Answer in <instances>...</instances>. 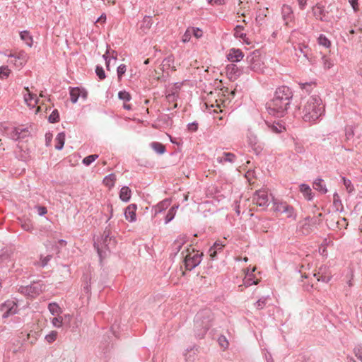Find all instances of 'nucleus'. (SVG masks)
I'll list each match as a JSON object with an SVG mask.
<instances>
[{
    "mask_svg": "<svg viewBox=\"0 0 362 362\" xmlns=\"http://www.w3.org/2000/svg\"><path fill=\"white\" fill-rule=\"evenodd\" d=\"M151 146L158 154H163L165 151V147L161 143L154 141L151 144Z\"/></svg>",
    "mask_w": 362,
    "mask_h": 362,
    "instance_id": "obj_31",
    "label": "nucleus"
},
{
    "mask_svg": "<svg viewBox=\"0 0 362 362\" xmlns=\"http://www.w3.org/2000/svg\"><path fill=\"white\" fill-rule=\"evenodd\" d=\"M218 344L221 346L226 348L228 346V342L224 336H221L218 339Z\"/></svg>",
    "mask_w": 362,
    "mask_h": 362,
    "instance_id": "obj_60",
    "label": "nucleus"
},
{
    "mask_svg": "<svg viewBox=\"0 0 362 362\" xmlns=\"http://www.w3.org/2000/svg\"><path fill=\"white\" fill-rule=\"evenodd\" d=\"M170 202L168 199L163 200V202L158 204L156 208V213H160L168 207Z\"/></svg>",
    "mask_w": 362,
    "mask_h": 362,
    "instance_id": "obj_36",
    "label": "nucleus"
},
{
    "mask_svg": "<svg viewBox=\"0 0 362 362\" xmlns=\"http://www.w3.org/2000/svg\"><path fill=\"white\" fill-rule=\"evenodd\" d=\"M8 57L15 58L16 59L19 61V66H23L27 62V54L23 51H20L15 54H10Z\"/></svg>",
    "mask_w": 362,
    "mask_h": 362,
    "instance_id": "obj_17",
    "label": "nucleus"
},
{
    "mask_svg": "<svg viewBox=\"0 0 362 362\" xmlns=\"http://www.w3.org/2000/svg\"><path fill=\"white\" fill-rule=\"evenodd\" d=\"M294 150L297 153H303L305 152L303 145L296 140H294Z\"/></svg>",
    "mask_w": 362,
    "mask_h": 362,
    "instance_id": "obj_46",
    "label": "nucleus"
},
{
    "mask_svg": "<svg viewBox=\"0 0 362 362\" xmlns=\"http://www.w3.org/2000/svg\"><path fill=\"white\" fill-rule=\"evenodd\" d=\"M187 255L184 257L185 267L186 269L191 271L201 263L203 253L197 252L192 254L189 249L187 250Z\"/></svg>",
    "mask_w": 362,
    "mask_h": 362,
    "instance_id": "obj_6",
    "label": "nucleus"
},
{
    "mask_svg": "<svg viewBox=\"0 0 362 362\" xmlns=\"http://www.w3.org/2000/svg\"><path fill=\"white\" fill-rule=\"evenodd\" d=\"M318 42L320 45H322L327 48L329 47L331 45L330 41L323 35H320Z\"/></svg>",
    "mask_w": 362,
    "mask_h": 362,
    "instance_id": "obj_44",
    "label": "nucleus"
},
{
    "mask_svg": "<svg viewBox=\"0 0 362 362\" xmlns=\"http://www.w3.org/2000/svg\"><path fill=\"white\" fill-rule=\"evenodd\" d=\"M302 119L307 122L315 123L325 112V106L318 95H312L301 102L299 107Z\"/></svg>",
    "mask_w": 362,
    "mask_h": 362,
    "instance_id": "obj_2",
    "label": "nucleus"
},
{
    "mask_svg": "<svg viewBox=\"0 0 362 362\" xmlns=\"http://www.w3.org/2000/svg\"><path fill=\"white\" fill-rule=\"evenodd\" d=\"M48 310L52 315H59L62 313L61 308L56 303H49Z\"/></svg>",
    "mask_w": 362,
    "mask_h": 362,
    "instance_id": "obj_27",
    "label": "nucleus"
},
{
    "mask_svg": "<svg viewBox=\"0 0 362 362\" xmlns=\"http://www.w3.org/2000/svg\"><path fill=\"white\" fill-rule=\"evenodd\" d=\"M131 189L127 186H124L119 192V198L122 201L127 202L131 198Z\"/></svg>",
    "mask_w": 362,
    "mask_h": 362,
    "instance_id": "obj_20",
    "label": "nucleus"
},
{
    "mask_svg": "<svg viewBox=\"0 0 362 362\" xmlns=\"http://www.w3.org/2000/svg\"><path fill=\"white\" fill-rule=\"evenodd\" d=\"M52 255H47L46 257H40V262L38 263L41 267H45L47 265L48 262L52 259Z\"/></svg>",
    "mask_w": 362,
    "mask_h": 362,
    "instance_id": "obj_54",
    "label": "nucleus"
},
{
    "mask_svg": "<svg viewBox=\"0 0 362 362\" xmlns=\"http://www.w3.org/2000/svg\"><path fill=\"white\" fill-rule=\"evenodd\" d=\"M293 97L291 88L287 86L278 87L272 100L267 104L268 112L276 117H284L288 112Z\"/></svg>",
    "mask_w": 362,
    "mask_h": 362,
    "instance_id": "obj_1",
    "label": "nucleus"
},
{
    "mask_svg": "<svg viewBox=\"0 0 362 362\" xmlns=\"http://www.w3.org/2000/svg\"><path fill=\"white\" fill-rule=\"evenodd\" d=\"M323 180L321 178H317L314 182V188L321 192L322 194H326L327 192V189L325 185L323 183Z\"/></svg>",
    "mask_w": 362,
    "mask_h": 362,
    "instance_id": "obj_23",
    "label": "nucleus"
},
{
    "mask_svg": "<svg viewBox=\"0 0 362 362\" xmlns=\"http://www.w3.org/2000/svg\"><path fill=\"white\" fill-rule=\"evenodd\" d=\"M127 71V66L125 64H120L117 69V77L119 80H121L122 76Z\"/></svg>",
    "mask_w": 362,
    "mask_h": 362,
    "instance_id": "obj_50",
    "label": "nucleus"
},
{
    "mask_svg": "<svg viewBox=\"0 0 362 362\" xmlns=\"http://www.w3.org/2000/svg\"><path fill=\"white\" fill-rule=\"evenodd\" d=\"M103 57L106 62V66L107 69L109 70V66H110V58H112L115 60L117 58V53L115 50L110 49L108 47L107 49L106 52L103 54Z\"/></svg>",
    "mask_w": 362,
    "mask_h": 362,
    "instance_id": "obj_19",
    "label": "nucleus"
},
{
    "mask_svg": "<svg viewBox=\"0 0 362 362\" xmlns=\"http://www.w3.org/2000/svg\"><path fill=\"white\" fill-rule=\"evenodd\" d=\"M115 180L116 175L114 173H110L105 177L103 182L104 185L110 188L115 185Z\"/></svg>",
    "mask_w": 362,
    "mask_h": 362,
    "instance_id": "obj_26",
    "label": "nucleus"
},
{
    "mask_svg": "<svg viewBox=\"0 0 362 362\" xmlns=\"http://www.w3.org/2000/svg\"><path fill=\"white\" fill-rule=\"evenodd\" d=\"M59 119V114L57 110H54L48 117L50 123H56Z\"/></svg>",
    "mask_w": 362,
    "mask_h": 362,
    "instance_id": "obj_39",
    "label": "nucleus"
},
{
    "mask_svg": "<svg viewBox=\"0 0 362 362\" xmlns=\"http://www.w3.org/2000/svg\"><path fill=\"white\" fill-rule=\"evenodd\" d=\"M243 28H244L242 25H236L234 29V36L237 38L239 37L245 40V38L246 37V34L243 33Z\"/></svg>",
    "mask_w": 362,
    "mask_h": 362,
    "instance_id": "obj_32",
    "label": "nucleus"
},
{
    "mask_svg": "<svg viewBox=\"0 0 362 362\" xmlns=\"http://www.w3.org/2000/svg\"><path fill=\"white\" fill-rule=\"evenodd\" d=\"M24 99L28 105L32 107H34L38 103V98L36 95L31 93L25 95Z\"/></svg>",
    "mask_w": 362,
    "mask_h": 362,
    "instance_id": "obj_21",
    "label": "nucleus"
},
{
    "mask_svg": "<svg viewBox=\"0 0 362 362\" xmlns=\"http://www.w3.org/2000/svg\"><path fill=\"white\" fill-rule=\"evenodd\" d=\"M312 10H313L314 16L317 19H319L320 21L323 20L322 16H323V13H324V9L322 8V6H320L319 5H316L313 7Z\"/></svg>",
    "mask_w": 362,
    "mask_h": 362,
    "instance_id": "obj_30",
    "label": "nucleus"
},
{
    "mask_svg": "<svg viewBox=\"0 0 362 362\" xmlns=\"http://www.w3.org/2000/svg\"><path fill=\"white\" fill-rule=\"evenodd\" d=\"M356 357L362 362V345L358 344L354 349Z\"/></svg>",
    "mask_w": 362,
    "mask_h": 362,
    "instance_id": "obj_51",
    "label": "nucleus"
},
{
    "mask_svg": "<svg viewBox=\"0 0 362 362\" xmlns=\"http://www.w3.org/2000/svg\"><path fill=\"white\" fill-rule=\"evenodd\" d=\"M333 204L337 210L339 209V207L343 209L342 202L337 192H334L333 194Z\"/></svg>",
    "mask_w": 362,
    "mask_h": 362,
    "instance_id": "obj_38",
    "label": "nucleus"
},
{
    "mask_svg": "<svg viewBox=\"0 0 362 362\" xmlns=\"http://www.w3.org/2000/svg\"><path fill=\"white\" fill-rule=\"evenodd\" d=\"M226 73L230 78H237L245 73V69H240L234 64H228L226 67Z\"/></svg>",
    "mask_w": 362,
    "mask_h": 362,
    "instance_id": "obj_10",
    "label": "nucleus"
},
{
    "mask_svg": "<svg viewBox=\"0 0 362 362\" xmlns=\"http://www.w3.org/2000/svg\"><path fill=\"white\" fill-rule=\"evenodd\" d=\"M354 136V129L353 126H349L345 128V136L347 141L352 139Z\"/></svg>",
    "mask_w": 362,
    "mask_h": 362,
    "instance_id": "obj_43",
    "label": "nucleus"
},
{
    "mask_svg": "<svg viewBox=\"0 0 362 362\" xmlns=\"http://www.w3.org/2000/svg\"><path fill=\"white\" fill-rule=\"evenodd\" d=\"M252 201L257 206L266 208L269 205L268 194L265 190H257L255 192Z\"/></svg>",
    "mask_w": 362,
    "mask_h": 362,
    "instance_id": "obj_8",
    "label": "nucleus"
},
{
    "mask_svg": "<svg viewBox=\"0 0 362 362\" xmlns=\"http://www.w3.org/2000/svg\"><path fill=\"white\" fill-rule=\"evenodd\" d=\"M136 205L134 204H129L124 211V216L127 221L134 222L136 220Z\"/></svg>",
    "mask_w": 362,
    "mask_h": 362,
    "instance_id": "obj_12",
    "label": "nucleus"
},
{
    "mask_svg": "<svg viewBox=\"0 0 362 362\" xmlns=\"http://www.w3.org/2000/svg\"><path fill=\"white\" fill-rule=\"evenodd\" d=\"M258 282L257 281H255L251 276L250 275H248L247 277H246L245 279H244V285L246 286V287H248V286H250L252 285H256L257 284Z\"/></svg>",
    "mask_w": 362,
    "mask_h": 362,
    "instance_id": "obj_55",
    "label": "nucleus"
},
{
    "mask_svg": "<svg viewBox=\"0 0 362 362\" xmlns=\"http://www.w3.org/2000/svg\"><path fill=\"white\" fill-rule=\"evenodd\" d=\"M259 139L257 136L251 130H248V132L247 134V141L249 145V146H252L254 144H257V143L259 141Z\"/></svg>",
    "mask_w": 362,
    "mask_h": 362,
    "instance_id": "obj_25",
    "label": "nucleus"
},
{
    "mask_svg": "<svg viewBox=\"0 0 362 362\" xmlns=\"http://www.w3.org/2000/svg\"><path fill=\"white\" fill-rule=\"evenodd\" d=\"M213 313L209 309H204L197 313L194 317V334L199 339L204 338L211 326Z\"/></svg>",
    "mask_w": 362,
    "mask_h": 362,
    "instance_id": "obj_3",
    "label": "nucleus"
},
{
    "mask_svg": "<svg viewBox=\"0 0 362 362\" xmlns=\"http://www.w3.org/2000/svg\"><path fill=\"white\" fill-rule=\"evenodd\" d=\"M52 323L55 327H61L64 325L62 316L57 315V317H54L52 320Z\"/></svg>",
    "mask_w": 362,
    "mask_h": 362,
    "instance_id": "obj_45",
    "label": "nucleus"
},
{
    "mask_svg": "<svg viewBox=\"0 0 362 362\" xmlns=\"http://www.w3.org/2000/svg\"><path fill=\"white\" fill-rule=\"evenodd\" d=\"M299 50L303 54L304 57L308 59V47L307 46H299Z\"/></svg>",
    "mask_w": 362,
    "mask_h": 362,
    "instance_id": "obj_64",
    "label": "nucleus"
},
{
    "mask_svg": "<svg viewBox=\"0 0 362 362\" xmlns=\"http://www.w3.org/2000/svg\"><path fill=\"white\" fill-rule=\"evenodd\" d=\"M17 304L13 300H8L0 305V310L3 313L2 317L7 318L17 312Z\"/></svg>",
    "mask_w": 362,
    "mask_h": 362,
    "instance_id": "obj_7",
    "label": "nucleus"
},
{
    "mask_svg": "<svg viewBox=\"0 0 362 362\" xmlns=\"http://www.w3.org/2000/svg\"><path fill=\"white\" fill-rule=\"evenodd\" d=\"M236 158V156L232 153L224 152L223 156L217 158V160L219 163H223L224 162L234 163Z\"/></svg>",
    "mask_w": 362,
    "mask_h": 362,
    "instance_id": "obj_18",
    "label": "nucleus"
},
{
    "mask_svg": "<svg viewBox=\"0 0 362 362\" xmlns=\"http://www.w3.org/2000/svg\"><path fill=\"white\" fill-rule=\"evenodd\" d=\"M187 241V238L185 235H179L177 239L174 241V243L172 245V250L175 253V255H177L180 249L182 248V246Z\"/></svg>",
    "mask_w": 362,
    "mask_h": 362,
    "instance_id": "obj_11",
    "label": "nucleus"
},
{
    "mask_svg": "<svg viewBox=\"0 0 362 362\" xmlns=\"http://www.w3.org/2000/svg\"><path fill=\"white\" fill-rule=\"evenodd\" d=\"M177 208V206L176 207H171L168 211V214L167 215L165 216V223L167 224L169 222H170L175 217V210Z\"/></svg>",
    "mask_w": 362,
    "mask_h": 362,
    "instance_id": "obj_35",
    "label": "nucleus"
},
{
    "mask_svg": "<svg viewBox=\"0 0 362 362\" xmlns=\"http://www.w3.org/2000/svg\"><path fill=\"white\" fill-rule=\"evenodd\" d=\"M244 57L243 52L240 49L232 48L227 54V59L231 62H240Z\"/></svg>",
    "mask_w": 362,
    "mask_h": 362,
    "instance_id": "obj_9",
    "label": "nucleus"
},
{
    "mask_svg": "<svg viewBox=\"0 0 362 362\" xmlns=\"http://www.w3.org/2000/svg\"><path fill=\"white\" fill-rule=\"evenodd\" d=\"M322 61H323L324 68L326 69H329L333 66V64L331 62V60L326 58L325 57H322Z\"/></svg>",
    "mask_w": 362,
    "mask_h": 362,
    "instance_id": "obj_61",
    "label": "nucleus"
},
{
    "mask_svg": "<svg viewBox=\"0 0 362 362\" xmlns=\"http://www.w3.org/2000/svg\"><path fill=\"white\" fill-rule=\"evenodd\" d=\"M250 148L256 155H259L264 148V144L259 141L257 144L252 145Z\"/></svg>",
    "mask_w": 362,
    "mask_h": 362,
    "instance_id": "obj_34",
    "label": "nucleus"
},
{
    "mask_svg": "<svg viewBox=\"0 0 362 362\" xmlns=\"http://www.w3.org/2000/svg\"><path fill=\"white\" fill-rule=\"evenodd\" d=\"M36 209L38 215L40 216H44L47 212V208L45 206H37Z\"/></svg>",
    "mask_w": 362,
    "mask_h": 362,
    "instance_id": "obj_62",
    "label": "nucleus"
},
{
    "mask_svg": "<svg viewBox=\"0 0 362 362\" xmlns=\"http://www.w3.org/2000/svg\"><path fill=\"white\" fill-rule=\"evenodd\" d=\"M342 180H343L344 185L348 189L349 192H351L354 188V186H353L351 180L349 179H346L345 177H343Z\"/></svg>",
    "mask_w": 362,
    "mask_h": 362,
    "instance_id": "obj_57",
    "label": "nucleus"
},
{
    "mask_svg": "<svg viewBox=\"0 0 362 362\" xmlns=\"http://www.w3.org/2000/svg\"><path fill=\"white\" fill-rule=\"evenodd\" d=\"M27 294L31 297H34L41 292V285L38 283H34L29 286L23 288Z\"/></svg>",
    "mask_w": 362,
    "mask_h": 362,
    "instance_id": "obj_14",
    "label": "nucleus"
},
{
    "mask_svg": "<svg viewBox=\"0 0 362 362\" xmlns=\"http://www.w3.org/2000/svg\"><path fill=\"white\" fill-rule=\"evenodd\" d=\"M282 14L284 19L286 18H290V16L292 14L291 8L284 5L282 8Z\"/></svg>",
    "mask_w": 362,
    "mask_h": 362,
    "instance_id": "obj_52",
    "label": "nucleus"
},
{
    "mask_svg": "<svg viewBox=\"0 0 362 362\" xmlns=\"http://www.w3.org/2000/svg\"><path fill=\"white\" fill-rule=\"evenodd\" d=\"M287 206L288 204L286 202H278L276 201L274 202V210L275 211L284 213Z\"/></svg>",
    "mask_w": 362,
    "mask_h": 362,
    "instance_id": "obj_33",
    "label": "nucleus"
},
{
    "mask_svg": "<svg viewBox=\"0 0 362 362\" xmlns=\"http://www.w3.org/2000/svg\"><path fill=\"white\" fill-rule=\"evenodd\" d=\"M11 73V70L8 68V66H1L0 67V78H6L8 77Z\"/></svg>",
    "mask_w": 362,
    "mask_h": 362,
    "instance_id": "obj_47",
    "label": "nucleus"
},
{
    "mask_svg": "<svg viewBox=\"0 0 362 362\" xmlns=\"http://www.w3.org/2000/svg\"><path fill=\"white\" fill-rule=\"evenodd\" d=\"M246 61L248 66L245 69V74H249L250 71L260 73L263 71L264 63L261 59L260 51L256 49L250 54L246 57Z\"/></svg>",
    "mask_w": 362,
    "mask_h": 362,
    "instance_id": "obj_4",
    "label": "nucleus"
},
{
    "mask_svg": "<svg viewBox=\"0 0 362 362\" xmlns=\"http://www.w3.org/2000/svg\"><path fill=\"white\" fill-rule=\"evenodd\" d=\"M20 36H21V40L23 41H24L28 46H29V47L32 46L33 37H31V35H30V33L28 31H25V30L22 31L20 33Z\"/></svg>",
    "mask_w": 362,
    "mask_h": 362,
    "instance_id": "obj_29",
    "label": "nucleus"
},
{
    "mask_svg": "<svg viewBox=\"0 0 362 362\" xmlns=\"http://www.w3.org/2000/svg\"><path fill=\"white\" fill-rule=\"evenodd\" d=\"M110 229L106 228L100 240L94 243V247L97 249L100 257L102 256L103 248L108 250L115 245V240L112 236H110Z\"/></svg>",
    "mask_w": 362,
    "mask_h": 362,
    "instance_id": "obj_5",
    "label": "nucleus"
},
{
    "mask_svg": "<svg viewBox=\"0 0 362 362\" xmlns=\"http://www.w3.org/2000/svg\"><path fill=\"white\" fill-rule=\"evenodd\" d=\"M299 86L301 89L305 90L307 92H310L313 87L315 86V82H305V83H299Z\"/></svg>",
    "mask_w": 362,
    "mask_h": 362,
    "instance_id": "obj_37",
    "label": "nucleus"
},
{
    "mask_svg": "<svg viewBox=\"0 0 362 362\" xmlns=\"http://www.w3.org/2000/svg\"><path fill=\"white\" fill-rule=\"evenodd\" d=\"M191 31H192V35L196 37V38H199L202 36V30H200L199 28H191Z\"/></svg>",
    "mask_w": 362,
    "mask_h": 362,
    "instance_id": "obj_58",
    "label": "nucleus"
},
{
    "mask_svg": "<svg viewBox=\"0 0 362 362\" xmlns=\"http://www.w3.org/2000/svg\"><path fill=\"white\" fill-rule=\"evenodd\" d=\"M57 336V332L56 331H52L49 334H47L45 337V339L47 342L52 343L56 340Z\"/></svg>",
    "mask_w": 362,
    "mask_h": 362,
    "instance_id": "obj_53",
    "label": "nucleus"
},
{
    "mask_svg": "<svg viewBox=\"0 0 362 362\" xmlns=\"http://www.w3.org/2000/svg\"><path fill=\"white\" fill-rule=\"evenodd\" d=\"M269 127L271 131L274 133H281L283 132L284 129H285V128L283 126L279 125V124H272Z\"/></svg>",
    "mask_w": 362,
    "mask_h": 362,
    "instance_id": "obj_56",
    "label": "nucleus"
},
{
    "mask_svg": "<svg viewBox=\"0 0 362 362\" xmlns=\"http://www.w3.org/2000/svg\"><path fill=\"white\" fill-rule=\"evenodd\" d=\"M300 192L303 194L305 199L308 201H310L313 199V195L312 193V189L309 185L306 184H301L299 186Z\"/></svg>",
    "mask_w": 362,
    "mask_h": 362,
    "instance_id": "obj_16",
    "label": "nucleus"
},
{
    "mask_svg": "<svg viewBox=\"0 0 362 362\" xmlns=\"http://www.w3.org/2000/svg\"><path fill=\"white\" fill-rule=\"evenodd\" d=\"M152 25L153 21L151 17L146 16L140 23L139 30L144 33H147L150 30Z\"/></svg>",
    "mask_w": 362,
    "mask_h": 362,
    "instance_id": "obj_13",
    "label": "nucleus"
},
{
    "mask_svg": "<svg viewBox=\"0 0 362 362\" xmlns=\"http://www.w3.org/2000/svg\"><path fill=\"white\" fill-rule=\"evenodd\" d=\"M192 35V33L191 31V28H187L182 37V41L184 42H189L190 40Z\"/></svg>",
    "mask_w": 362,
    "mask_h": 362,
    "instance_id": "obj_59",
    "label": "nucleus"
},
{
    "mask_svg": "<svg viewBox=\"0 0 362 362\" xmlns=\"http://www.w3.org/2000/svg\"><path fill=\"white\" fill-rule=\"evenodd\" d=\"M187 128L188 130L190 132H196L198 129V123L197 122L189 123L187 125Z\"/></svg>",
    "mask_w": 362,
    "mask_h": 362,
    "instance_id": "obj_63",
    "label": "nucleus"
},
{
    "mask_svg": "<svg viewBox=\"0 0 362 362\" xmlns=\"http://www.w3.org/2000/svg\"><path fill=\"white\" fill-rule=\"evenodd\" d=\"M267 300V298L264 297L259 298L255 304L256 308L258 310L263 309L266 305Z\"/></svg>",
    "mask_w": 362,
    "mask_h": 362,
    "instance_id": "obj_48",
    "label": "nucleus"
},
{
    "mask_svg": "<svg viewBox=\"0 0 362 362\" xmlns=\"http://www.w3.org/2000/svg\"><path fill=\"white\" fill-rule=\"evenodd\" d=\"M98 158V155L92 154V155L85 157L82 162L85 165L88 166V165H90L93 161H95Z\"/></svg>",
    "mask_w": 362,
    "mask_h": 362,
    "instance_id": "obj_40",
    "label": "nucleus"
},
{
    "mask_svg": "<svg viewBox=\"0 0 362 362\" xmlns=\"http://www.w3.org/2000/svg\"><path fill=\"white\" fill-rule=\"evenodd\" d=\"M95 74L100 80H103L106 77L105 71L103 68L100 66H96Z\"/></svg>",
    "mask_w": 362,
    "mask_h": 362,
    "instance_id": "obj_49",
    "label": "nucleus"
},
{
    "mask_svg": "<svg viewBox=\"0 0 362 362\" xmlns=\"http://www.w3.org/2000/svg\"><path fill=\"white\" fill-rule=\"evenodd\" d=\"M224 246L225 245L220 241H216L214 243L209 250V256L212 260L216 259L218 251L221 250Z\"/></svg>",
    "mask_w": 362,
    "mask_h": 362,
    "instance_id": "obj_15",
    "label": "nucleus"
},
{
    "mask_svg": "<svg viewBox=\"0 0 362 362\" xmlns=\"http://www.w3.org/2000/svg\"><path fill=\"white\" fill-rule=\"evenodd\" d=\"M118 98L120 100H122L123 101H125V102H128V101H129L132 99V96L129 94V93H128V92H127L125 90L119 91L118 93Z\"/></svg>",
    "mask_w": 362,
    "mask_h": 362,
    "instance_id": "obj_41",
    "label": "nucleus"
},
{
    "mask_svg": "<svg viewBox=\"0 0 362 362\" xmlns=\"http://www.w3.org/2000/svg\"><path fill=\"white\" fill-rule=\"evenodd\" d=\"M284 213L286 214V216L288 218H291L293 219H296V214L294 212V209L293 206L288 204V206L286 208V210L284 211Z\"/></svg>",
    "mask_w": 362,
    "mask_h": 362,
    "instance_id": "obj_42",
    "label": "nucleus"
},
{
    "mask_svg": "<svg viewBox=\"0 0 362 362\" xmlns=\"http://www.w3.org/2000/svg\"><path fill=\"white\" fill-rule=\"evenodd\" d=\"M26 132H28L26 129H20L19 128H16L12 132L11 137L14 140L21 139L25 136V135H23V133Z\"/></svg>",
    "mask_w": 362,
    "mask_h": 362,
    "instance_id": "obj_28",
    "label": "nucleus"
},
{
    "mask_svg": "<svg viewBox=\"0 0 362 362\" xmlns=\"http://www.w3.org/2000/svg\"><path fill=\"white\" fill-rule=\"evenodd\" d=\"M56 145L55 148L57 150H62L64 145L65 141V134L64 132L59 133L55 138Z\"/></svg>",
    "mask_w": 362,
    "mask_h": 362,
    "instance_id": "obj_22",
    "label": "nucleus"
},
{
    "mask_svg": "<svg viewBox=\"0 0 362 362\" xmlns=\"http://www.w3.org/2000/svg\"><path fill=\"white\" fill-rule=\"evenodd\" d=\"M81 90L78 87H74L70 90V98L73 103L78 101V98L81 96Z\"/></svg>",
    "mask_w": 362,
    "mask_h": 362,
    "instance_id": "obj_24",
    "label": "nucleus"
}]
</instances>
